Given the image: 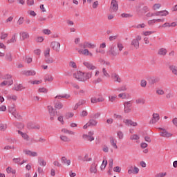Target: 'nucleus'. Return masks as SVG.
Wrapping results in <instances>:
<instances>
[{
    "label": "nucleus",
    "mask_w": 177,
    "mask_h": 177,
    "mask_svg": "<svg viewBox=\"0 0 177 177\" xmlns=\"http://www.w3.org/2000/svg\"><path fill=\"white\" fill-rule=\"evenodd\" d=\"M83 65L87 70H90L91 71H94V76H93V82L94 84H99L100 82H102L103 79L102 77H100V70L97 68V66L96 65L93 64L92 62L86 61L83 62Z\"/></svg>",
    "instance_id": "1"
},
{
    "label": "nucleus",
    "mask_w": 177,
    "mask_h": 177,
    "mask_svg": "<svg viewBox=\"0 0 177 177\" xmlns=\"http://www.w3.org/2000/svg\"><path fill=\"white\" fill-rule=\"evenodd\" d=\"M96 44L95 42L86 41L83 43L84 49L77 48V50L79 55H82L83 56H89V57H93V53L91 52L88 49H95L96 48Z\"/></svg>",
    "instance_id": "2"
},
{
    "label": "nucleus",
    "mask_w": 177,
    "mask_h": 177,
    "mask_svg": "<svg viewBox=\"0 0 177 177\" xmlns=\"http://www.w3.org/2000/svg\"><path fill=\"white\" fill-rule=\"evenodd\" d=\"M92 72H82L79 71L74 74V78L77 80V81L85 82V81L91 80V78H92Z\"/></svg>",
    "instance_id": "3"
},
{
    "label": "nucleus",
    "mask_w": 177,
    "mask_h": 177,
    "mask_svg": "<svg viewBox=\"0 0 177 177\" xmlns=\"http://www.w3.org/2000/svg\"><path fill=\"white\" fill-rule=\"evenodd\" d=\"M139 172H140V169H139L136 165H130L127 168L128 175H138Z\"/></svg>",
    "instance_id": "4"
},
{
    "label": "nucleus",
    "mask_w": 177,
    "mask_h": 177,
    "mask_svg": "<svg viewBox=\"0 0 177 177\" xmlns=\"http://www.w3.org/2000/svg\"><path fill=\"white\" fill-rule=\"evenodd\" d=\"M99 163L96 161L93 162L89 167V172L93 175H96L99 171L97 169V167Z\"/></svg>",
    "instance_id": "5"
},
{
    "label": "nucleus",
    "mask_w": 177,
    "mask_h": 177,
    "mask_svg": "<svg viewBox=\"0 0 177 177\" xmlns=\"http://www.w3.org/2000/svg\"><path fill=\"white\" fill-rule=\"evenodd\" d=\"M94 135L95 131L93 130H91L88 131V134H84L82 136V138L84 139V140H88V142H93V140H95V137H93Z\"/></svg>",
    "instance_id": "6"
},
{
    "label": "nucleus",
    "mask_w": 177,
    "mask_h": 177,
    "mask_svg": "<svg viewBox=\"0 0 177 177\" xmlns=\"http://www.w3.org/2000/svg\"><path fill=\"white\" fill-rule=\"evenodd\" d=\"M6 80L0 83V86H6L7 85L10 86V85L13 84V80H12V76H10V75H6Z\"/></svg>",
    "instance_id": "7"
},
{
    "label": "nucleus",
    "mask_w": 177,
    "mask_h": 177,
    "mask_svg": "<svg viewBox=\"0 0 177 177\" xmlns=\"http://www.w3.org/2000/svg\"><path fill=\"white\" fill-rule=\"evenodd\" d=\"M124 113L129 114L132 111V101H127L124 103Z\"/></svg>",
    "instance_id": "8"
},
{
    "label": "nucleus",
    "mask_w": 177,
    "mask_h": 177,
    "mask_svg": "<svg viewBox=\"0 0 177 177\" xmlns=\"http://www.w3.org/2000/svg\"><path fill=\"white\" fill-rule=\"evenodd\" d=\"M158 130L160 131V136L162 138H172V133H169L167 129L159 128Z\"/></svg>",
    "instance_id": "9"
},
{
    "label": "nucleus",
    "mask_w": 177,
    "mask_h": 177,
    "mask_svg": "<svg viewBox=\"0 0 177 177\" xmlns=\"http://www.w3.org/2000/svg\"><path fill=\"white\" fill-rule=\"evenodd\" d=\"M51 49L54 50L55 52H60V42L55 40L51 41L50 45Z\"/></svg>",
    "instance_id": "10"
},
{
    "label": "nucleus",
    "mask_w": 177,
    "mask_h": 177,
    "mask_svg": "<svg viewBox=\"0 0 177 177\" xmlns=\"http://www.w3.org/2000/svg\"><path fill=\"white\" fill-rule=\"evenodd\" d=\"M108 53L109 56H118L120 55V52L117 50L115 45H112L109 47Z\"/></svg>",
    "instance_id": "11"
},
{
    "label": "nucleus",
    "mask_w": 177,
    "mask_h": 177,
    "mask_svg": "<svg viewBox=\"0 0 177 177\" xmlns=\"http://www.w3.org/2000/svg\"><path fill=\"white\" fill-rule=\"evenodd\" d=\"M47 110L50 115V120L53 121V120H55V117H56V111H55V108H53V106L51 105H48L47 106Z\"/></svg>",
    "instance_id": "12"
},
{
    "label": "nucleus",
    "mask_w": 177,
    "mask_h": 177,
    "mask_svg": "<svg viewBox=\"0 0 177 177\" xmlns=\"http://www.w3.org/2000/svg\"><path fill=\"white\" fill-rule=\"evenodd\" d=\"M142 40V36L137 35L136 39H133L131 41V46L133 47L134 49H139V41Z\"/></svg>",
    "instance_id": "13"
},
{
    "label": "nucleus",
    "mask_w": 177,
    "mask_h": 177,
    "mask_svg": "<svg viewBox=\"0 0 177 177\" xmlns=\"http://www.w3.org/2000/svg\"><path fill=\"white\" fill-rule=\"evenodd\" d=\"M23 153L25 154V156H28V157H38V152L37 151L29 149H24Z\"/></svg>",
    "instance_id": "14"
},
{
    "label": "nucleus",
    "mask_w": 177,
    "mask_h": 177,
    "mask_svg": "<svg viewBox=\"0 0 177 177\" xmlns=\"http://www.w3.org/2000/svg\"><path fill=\"white\" fill-rule=\"evenodd\" d=\"M123 123L126 127H138V122H134L131 119H123Z\"/></svg>",
    "instance_id": "15"
},
{
    "label": "nucleus",
    "mask_w": 177,
    "mask_h": 177,
    "mask_svg": "<svg viewBox=\"0 0 177 177\" xmlns=\"http://www.w3.org/2000/svg\"><path fill=\"white\" fill-rule=\"evenodd\" d=\"M110 10L112 12H117L118 10V2L116 0L111 1Z\"/></svg>",
    "instance_id": "16"
},
{
    "label": "nucleus",
    "mask_w": 177,
    "mask_h": 177,
    "mask_svg": "<svg viewBox=\"0 0 177 177\" xmlns=\"http://www.w3.org/2000/svg\"><path fill=\"white\" fill-rule=\"evenodd\" d=\"M160 121V113H153L151 120V124H157Z\"/></svg>",
    "instance_id": "17"
},
{
    "label": "nucleus",
    "mask_w": 177,
    "mask_h": 177,
    "mask_svg": "<svg viewBox=\"0 0 177 177\" xmlns=\"http://www.w3.org/2000/svg\"><path fill=\"white\" fill-rule=\"evenodd\" d=\"M8 112L10 113L15 118H19L20 114L16 111V109L13 106H10L8 108Z\"/></svg>",
    "instance_id": "18"
},
{
    "label": "nucleus",
    "mask_w": 177,
    "mask_h": 177,
    "mask_svg": "<svg viewBox=\"0 0 177 177\" xmlns=\"http://www.w3.org/2000/svg\"><path fill=\"white\" fill-rule=\"evenodd\" d=\"M106 46V42L102 43L101 44H100L99 50H96V53H100L101 55H104V53H106V50H104Z\"/></svg>",
    "instance_id": "19"
},
{
    "label": "nucleus",
    "mask_w": 177,
    "mask_h": 177,
    "mask_svg": "<svg viewBox=\"0 0 177 177\" xmlns=\"http://www.w3.org/2000/svg\"><path fill=\"white\" fill-rule=\"evenodd\" d=\"M109 142L111 143V146H112V147L115 149V150H117L118 149V146L117 145V139H115V138L110 137Z\"/></svg>",
    "instance_id": "20"
},
{
    "label": "nucleus",
    "mask_w": 177,
    "mask_h": 177,
    "mask_svg": "<svg viewBox=\"0 0 177 177\" xmlns=\"http://www.w3.org/2000/svg\"><path fill=\"white\" fill-rule=\"evenodd\" d=\"M107 66H104L102 68V74L104 78H110V73H109V71H107Z\"/></svg>",
    "instance_id": "21"
},
{
    "label": "nucleus",
    "mask_w": 177,
    "mask_h": 177,
    "mask_svg": "<svg viewBox=\"0 0 177 177\" xmlns=\"http://www.w3.org/2000/svg\"><path fill=\"white\" fill-rule=\"evenodd\" d=\"M61 162L64 165H66V167H70V165H71V160L66 158V156H64L61 158Z\"/></svg>",
    "instance_id": "22"
},
{
    "label": "nucleus",
    "mask_w": 177,
    "mask_h": 177,
    "mask_svg": "<svg viewBox=\"0 0 177 177\" xmlns=\"http://www.w3.org/2000/svg\"><path fill=\"white\" fill-rule=\"evenodd\" d=\"M19 135L21 136V138L25 140L26 142H29L30 141V136L27 134V133H24L20 131H18Z\"/></svg>",
    "instance_id": "23"
},
{
    "label": "nucleus",
    "mask_w": 177,
    "mask_h": 177,
    "mask_svg": "<svg viewBox=\"0 0 177 177\" xmlns=\"http://www.w3.org/2000/svg\"><path fill=\"white\" fill-rule=\"evenodd\" d=\"M156 23H164V19H150L148 21V26H154Z\"/></svg>",
    "instance_id": "24"
},
{
    "label": "nucleus",
    "mask_w": 177,
    "mask_h": 177,
    "mask_svg": "<svg viewBox=\"0 0 177 177\" xmlns=\"http://www.w3.org/2000/svg\"><path fill=\"white\" fill-rule=\"evenodd\" d=\"M167 53H168V50L165 48H160L158 50V55L159 56H167Z\"/></svg>",
    "instance_id": "25"
},
{
    "label": "nucleus",
    "mask_w": 177,
    "mask_h": 177,
    "mask_svg": "<svg viewBox=\"0 0 177 177\" xmlns=\"http://www.w3.org/2000/svg\"><path fill=\"white\" fill-rule=\"evenodd\" d=\"M22 74L24 75H26V77H30V75H35L37 73L34 70H30V71H24L22 72Z\"/></svg>",
    "instance_id": "26"
},
{
    "label": "nucleus",
    "mask_w": 177,
    "mask_h": 177,
    "mask_svg": "<svg viewBox=\"0 0 177 177\" xmlns=\"http://www.w3.org/2000/svg\"><path fill=\"white\" fill-rule=\"evenodd\" d=\"M111 78L114 81V82H121V77L117 73H112Z\"/></svg>",
    "instance_id": "27"
},
{
    "label": "nucleus",
    "mask_w": 177,
    "mask_h": 177,
    "mask_svg": "<svg viewBox=\"0 0 177 177\" xmlns=\"http://www.w3.org/2000/svg\"><path fill=\"white\" fill-rule=\"evenodd\" d=\"M55 99L59 100L60 99H70V95L68 94H58L55 96Z\"/></svg>",
    "instance_id": "28"
},
{
    "label": "nucleus",
    "mask_w": 177,
    "mask_h": 177,
    "mask_svg": "<svg viewBox=\"0 0 177 177\" xmlns=\"http://www.w3.org/2000/svg\"><path fill=\"white\" fill-rule=\"evenodd\" d=\"M156 16H168L169 15V12L167 10H162V11H158L156 12Z\"/></svg>",
    "instance_id": "29"
},
{
    "label": "nucleus",
    "mask_w": 177,
    "mask_h": 177,
    "mask_svg": "<svg viewBox=\"0 0 177 177\" xmlns=\"http://www.w3.org/2000/svg\"><path fill=\"white\" fill-rule=\"evenodd\" d=\"M13 89L15 91H23V89H26V87H24V86H23V84H16L14 85Z\"/></svg>",
    "instance_id": "30"
},
{
    "label": "nucleus",
    "mask_w": 177,
    "mask_h": 177,
    "mask_svg": "<svg viewBox=\"0 0 177 177\" xmlns=\"http://www.w3.org/2000/svg\"><path fill=\"white\" fill-rule=\"evenodd\" d=\"M169 68L171 71L172 74H174V75H176V77H177V66L170 65L169 66Z\"/></svg>",
    "instance_id": "31"
},
{
    "label": "nucleus",
    "mask_w": 177,
    "mask_h": 177,
    "mask_svg": "<svg viewBox=\"0 0 177 177\" xmlns=\"http://www.w3.org/2000/svg\"><path fill=\"white\" fill-rule=\"evenodd\" d=\"M37 161L40 167H46V160L44 158L39 157Z\"/></svg>",
    "instance_id": "32"
},
{
    "label": "nucleus",
    "mask_w": 177,
    "mask_h": 177,
    "mask_svg": "<svg viewBox=\"0 0 177 177\" xmlns=\"http://www.w3.org/2000/svg\"><path fill=\"white\" fill-rule=\"evenodd\" d=\"M17 34L12 35L11 38L7 41V44H15V42L17 41Z\"/></svg>",
    "instance_id": "33"
},
{
    "label": "nucleus",
    "mask_w": 177,
    "mask_h": 177,
    "mask_svg": "<svg viewBox=\"0 0 177 177\" xmlns=\"http://www.w3.org/2000/svg\"><path fill=\"white\" fill-rule=\"evenodd\" d=\"M166 99H171V97H174V93L172 92V90L171 88H167L166 90Z\"/></svg>",
    "instance_id": "34"
},
{
    "label": "nucleus",
    "mask_w": 177,
    "mask_h": 177,
    "mask_svg": "<svg viewBox=\"0 0 177 177\" xmlns=\"http://www.w3.org/2000/svg\"><path fill=\"white\" fill-rule=\"evenodd\" d=\"M20 35H21V39H23V41H24L26 39H28V38H30V35L27 32H22L20 33Z\"/></svg>",
    "instance_id": "35"
},
{
    "label": "nucleus",
    "mask_w": 177,
    "mask_h": 177,
    "mask_svg": "<svg viewBox=\"0 0 177 177\" xmlns=\"http://www.w3.org/2000/svg\"><path fill=\"white\" fill-rule=\"evenodd\" d=\"M136 103L137 104H146V99L143 97H139L136 100Z\"/></svg>",
    "instance_id": "36"
},
{
    "label": "nucleus",
    "mask_w": 177,
    "mask_h": 177,
    "mask_svg": "<svg viewBox=\"0 0 177 177\" xmlns=\"http://www.w3.org/2000/svg\"><path fill=\"white\" fill-rule=\"evenodd\" d=\"M7 174H12V175H16V169L10 167H8L6 169Z\"/></svg>",
    "instance_id": "37"
},
{
    "label": "nucleus",
    "mask_w": 177,
    "mask_h": 177,
    "mask_svg": "<svg viewBox=\"0 0 177 177\" xmlns=\"http://www.w3.org/2000/svg\"><path fill=\"white\" fill-rule=\"evenodd\" d=\"M129 96V94L127 93H120L118 94V97L120 99H128Z\"/></svg>",
    "instance_id": "38"
},
{
    "label": "nucleus",
    "mask_w": 177,
    "mask_h": 177,
    "mask_svg": "<svg viewBox=\"0 0 177 177\" xmlns=\"http://www.w3.org/2000/svg\"><path fill=\"white\" fill-rule=\"evenodd\" d=\"M88 124H90V127H96V125H97V120L95 119H90L88 120Z\"/></svg>",
    "instance_id": "39"
},
{
    "label": "nucleus",
    "mask_w": 177,
    "mask_h": 177,
    "mask_svg": "<svg viewBox=\"0 0 177 177\" xmlns=\"http://www.w3.org/2000/svg\"><path fill=\"white\" fill-rule=\"evenodd\" d=\"M84 161H86V162H91L92 161V157L89 156V154L86 153L83 158Z\"/></svg>",
    "instance_id": "40"
},
{
    "label": "nucleus",
    "mask_w": 177,
    "mask_h": 177,
    "mask_svg": "<svg viewBox=\"0 0 177 177\" xmlns=\"http://www.w3.org/2000/svg\"><path fill=\"white\" fill-rule=\"evenodd\" d=\"M8 129V124L6 123H1L0 122V131L2 132L6 131Z\"/></svg>",
    "instance_id": "41"
},
{
    "label": "nucleus",
    "mask_w": 177,
    "mask_h": 177,
    "mask_svg": "<svg viewBox=\"0 0 177 177\" xmlns=\"http://www.w3.org/2000/svg\"><path fill=\"white\" fill-rule=\"evenodd\" d=\"M127 89L128 88H127V86L122 85L117 88L116 91H118V92H125L126 91H127Z\"/></svg>",
    "instance_id": "42"
},
{
    "label": "nucleus",
    "mask_w": 177,
    "mask_h": 177,
    "mask_svg": "<svg viewBox=\"0 0 177 177\" xmlns=\"http://www.w3.org/2000/svg\"><path fill=\"white\" fill-rule=\"evenodd\" d=\"M106 167H107V160H104L100 167V169H101V171H104V169H106Z\"/></svg>",
    "instance_id": "43"
},
{
    "label": "nucleus",
    "mask_w": 177,
    "mask_h": 177,
    "mask_svg": "<svg viewBox=\"0 0 177 177\" xmlns=\"http://www.w3.org/2000/svg\"><path fill=\"white\" fill-rule=\"evenodd\" d=\"M150 8L147 6H145L142 8V9L138 11V15H142V12H144V13H147V12H149Z\"/></svg>",
    "instance_id": "44"
},
{
    "label": "nucleus",
    "mask_w": 177,
    "mask_h": 177,
    "mask_svg": "<svg viewBox=\"0 0 177 177\" xmlns=\"http://www.w3.org/2000/svg\"><path fill=\"white\" fill-rule=\"evenodd\" d=\"M59 139H61L62 142H71V140L68 137H67V136H63V135L59 136Z\"/></svg>",
    "instance_id": "45"
},
{
    "label": "nucleus",
    "mask_w": 177,
    "mask_h": 177,
    "mask_svg": "<svg viewBox=\"0 0 177 177\" xmlns=\"http://www.w3.org/2000/svg\"><path fill=\"white\" fill-rule=\"evenodd\" d=\"M45 62H47L48 64H50L53 63L55 60H53V58L50 57V55H49L48 57H45Z\"/></svg>",
    "instance_id": "46"
},
{
    "label": "nucleus",
    "mask_w": 177,
    "mask_h": 177,
    "mask_svg": "<svg viewBox=\"0 0 177 177\" xmlns=\"http://www.w3.org/2000/svg\"><path fill=\"white\" fill-rule=\"evenodd\" d=\"M99 63L106 66L107 67H111L110 62L104 61L103 59H98Z\"/></svg>",
    "instance_id": "47"
},
{
    "label": "nucleus",
    "mask_w": 177,
    "mask_h": 177,
    "mask_svg": "<svg viewBox=\"0 0 177 177\" xmlns=\"http://www.w3.org/2000/svg\"><path fill=\"white\" fill-rule=\"evenodd\" d=\"M156 94H158L159 96H162L165 95V91L162 88H157Z\"/></svg>",
    "instance_id": "48"
},
{
    "label": "nucleus",
    "mask_w": 177,
    "mask_h": 177,
    "mask_svg": "<svg viewBox=\"0 0 177 177\" xmlns=\"http://www.w3.org/2000/svg\"><path fill=\"white\" fill-rule=\"evenodd\" d=\"M55 108L57 110H62V109L63 108V103L60 102L55 103Z\"/></svg>",
    "instance_id": "49"
},
{
    "label": "nucleus",
    "mask_w": 177,
    "mask_h": 177,
    "mask_svg": "<svg viewBox=\"0 0 177 177\" xmlns=\"http://www.w3.org/2000/svg\"><path fill=\"white\" fill-rule=\"evenodd\" d=\"M140 139V136L138 134H133L130 136V140H139Z\"/></svg>",
    "instance_id": "50"
},
{
    "label": "nucleus",
    "mask_w": 177,
    "mask_h": 177,
    "mask_svg": "<svg viewBox=\"0 0 177 177\" xmlns=\"http://www.w3.org/2000/svg\"><path fill=\"white\" fill-rule=\"evenodd\" d=\"M29 84L32 85H39V84H42V80H30L29 81Z\"/></svg>",
    "instance_id": "51"
},
{
    "label": "nucleus",
    "mask_w": 177,
    "mask_h": 177,
    "mask_svg": "<svg viewBox=\"0 0 177 177\" xmlns=\"http://www.w3.org/2000/svg\"><path fill=\"white\" fill-rule=\"evenodd\" d=\"M161 8V3H155L152 6V10H158Z\"/></svg>",
    "instance_id": "52"
},
{
    "label": "nucleus",
    "mask_w": 177,
    "mask_h": 177,
    "mask_svg": "<svg viewBox=\"0 0 177 177\" xmlns=\"http://www.w3.org/2000/svg\"><path fill=\"white\" fill-rule=\"evenodd\" d=\"M4 150L8 151V150H16V147L15 145H6L4 147Z\"/></svg>",
    "instance_id": "53"
},
{
    "label": "nucleus",
    "mask_w": 177,
    "mask_h": 177,
    "mask_svg": "<svg viewBox=\"0 0 177 177\" xmlns=\"http://www.w3.org/2000/svg\"><path fill=\"white\" fill-rule=\"evenodd\" d=\"M12 162L14 164H18V165H20V162H21V158H14L12 159Z\"/></svg>",
    "instance_id": "54"
},
{
    "label": "nucleus",
    "mask_w": 177,
    "mask_h": 177,
    "mask_svg": "<svg viewBox=\"0 0 177 177\" xmlns=\"http://www.w3.org/2000/svg\"><path fill=\"white\" fill-rule=\"evenodd\" d=\"M154 33H156V31H144L142 32V35H145V37H149Z\"/></svg>",
    "instance_id": "55"
},
{
    "label": "nucleus",
    "mask_w": 177,
    "mask_h": 177,
    "mask_svg": "<svg viewBox=\"0 0 177 177\" xmlns=\"http://www.w3.org/2000/svg\"><path fill=\"white\" fill-rule=\"evenodd\" d=\"M117 100V95H109V100L111 102V103H113V102H115Z\"/></svg>",
    "instance_id": "56"
},
{
    "label": "nucleus",
    "mask_w": 177,
    "mask_h": 177,
    "mask_svg": "<svg viewBox=\"0 0 177 177\" xmlns=\"http://www.w3.org/2000/svg\"><path fill=\"white\" fill-rule=\"evenodd\" d=\"M117 136H118V139L122 140V139H124V133H122V131H119L117 133Z\"/></svg>",
    "instance_id": "57"
},
{
    "label": "nucleus",
    "mask_w": 177,
    "mask_h": 177,
    "mask_svg": "<svg viewBox=\"0 0 177 177\" xmlns=\"http://www.w3.org/2000/svg\"><path fill=\"white\" fill-rule=\"evenodd\" d=\"M45 81H47L48 82H52V81H53V76H52L51 75H47L45 77Z\"/></svg>",
    "instance_id": "58"
},
{
    "label": "nucleus",
    "mask_w": 177,
    "mask_h": 177,
    "mask_svg": "<svg viewBox=\"0 0 177 177\" xmlns=\"http://www.w3.org/2000/svg\"><path fill=\"white\" fill-rule=\"evenodd\" d=\"M6 59L8 60V62H12V53H7L6 54Z\"/></svg>",
    "instance_id": "59"
},
{
    "label": "nucleus",
    "mask_w": 177,
    "mask_h": 177,
    "mask_svg": "<svg viewBox=\"0 0 177 177\" xmlns=\"http://www.w3.org/2000/svg\"><path fill=\"white\" fill-rule=\"evenodd\" d=\"M42 32L44 35H50V34H52V31L49 29H44Z\"/></svg>",
    "instance_id": "60"
},
{
    "label": "nucleus",
    "mask_w": 177,
    "mask_h": 177,
    "mask_svg": "<svg viewBox=\"0 0 177 177\" xmlns=\"http://www.w3.org/2000/svg\"><path fill=\"white\" fill-rule=\"evenodd\" d=\"M140 86L142 88H146V86H147V81L145 80H142L140 82Z\"/></svg>",
    "instance_id": "61"
},
{
    "label": "nucleus",
    "mask_w": 177,
    "mask_h": 177,
    "mask_svg": "<svg viewBox=\"0 0 177 177\" xmlns=\"http://www.w3.org/2000/svg\"><path fill=\"white\" fill-rule=\"evenodd\" d=\"M97 6H99V1L96 0L92 3L93 9H97Z\"/></svg>",
    "instance_id": "62"
},
{
    "label": "nucleus",
    "mask_w": 177,
    "mask_h": 177,
    "mask_svg": "<svg viewBox=\"0 0 177 177\" xmlns=\"http://www.w3.org/2000/svg\"><path fill=\"white\" fill-rule=\"evenodd\" d=\"M69 66H71L72 68H77V64L73 61H71L69 62Z\"/></svg>",
    "instance_id": "63"
},
{
    "label": "nucleus",
    "mask_w": 177,
    "mask_h": 177,
    "mask_svg": "<svg viewBox=\"0 0 177 177\" xmlns=\"http://www.w3.org/2000/svg\"><path fill=\"white\" fill-rule=\"evenodd\" d=\"M167 176V172H160L156 175V177H165Z\"/></svg>",
    "instance_id": "64"
}]
</instances>
